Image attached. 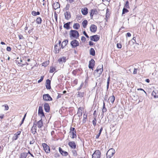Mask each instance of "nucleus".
<instances>
[{
	"mask_svg": "<svg viewBox=\"0 0 158 158\" xmlns=\"http://www.w3.org/2000/svg\"><path fill=\"white\" fill-rule=\"evenodd\" d=\"M72 132H74L76 133V131L75 130V128L71 127L70 129L69 133H71Z\"/></svg>",
	"mask_w": 158,
	"mask_h": 158,
	"instance_id": "nucleus-42",
	"label": "nucleus"
},
{
	"mask_svg": "<svg viewBox=\"0 0 158 158\" xmlns=\"http://www.w3.org/2000/svg\"><path fill=\"white\" fill-rule=\"evenodd\" d=\"M115 99V97L114 95H112L108 99L109 100H110V102L113 104L114 101Z\"/></svg>",
	"mask_w": 158,
	"mask_h": 158,
	"instance_id": "nucleus-28",
	"label": "nucleus"
},
{
	"mask_svg": "<svg viewBox=\"0 0 158 158\" xmlns=\"http://www.w3.org/2000/svg\"><path fill=\"white\" fill-rule=\"evenodd\" d=\"M81 40L83 42H85L86 40V38L84 36H82L81 37Z\"/></svg>",
	"mask_w": 158,
	"mask_h": 158,
	"instance_id": "nucleus-51",
	"label": "nucleus"
},
{
	"mask_svg": "<svg viewBox=\"0 0 158 158\" xmlns=\"http://www.w3.org/2000/svg\"><path fill=\"white\" fill-rule=\"evenodd\" d=\"M88 24V21L86 20H84L82 22V25L84 28H85Z\"/></svg>",
	"mask_w": 158,
	"mask_h": 158,
	"instance_id": "nucleus-30",
	"label": "nucleus"
},
{
	"mask_svg": "<svg viewBox=\"0 0 158 158\" xmlns=\"http://www.w3.org/2000/svg\"><path fill=\"white\" fill-rule=\"evenodd\" d=\"M18 62L19 64H22V66L25 65L26 64L27 65L28 64L26 61H25L23 59L21 58L20 59V62L18 61Z\"/></svg>",
	"mask_w": 158,
	"mask_h": 158,
	"instance_id": "nucleus-24",
	"label": "nucleus"
},
{
	"mask_svg": "<svg viewBox=\"0 0 158 158\" xmlns=\"http://www.w3.org/2000/svg\"><path fill=\"white\" fill-rule=\"evenodd\" d=\"M59 150L60 153L62 155V154L63 153L64 151L62 150V148L60 147L59 148Z\"/></svg>",
	"mask_w": 158,
	"mask_h": 158,
	"instance_id": "nucleus-55",
	"label": "nucleus"
},
{
	"mask_svg": "<svg viewBox=\"0 0 158 158\" xmlns=\"http://www.w3.org/2000/svg\"><path fill=\"white\" fill-rule=\"evenodd\" d=\"M101 152L99 150H96L93 154L92 158H100Z\"/></svg>",
	"mask_w": 158,
	"mask_h": 158,
	"instance_id": "nucleus-5",
	"label": "nucleus"
},
{
	"mask_svg": "<svg viewBox=\"0 0 158 158\" xmlns=\"http://www.w3.org/2000/svg\"><path fill=\"white\" fill-rule=\"evenodd\" d=\"M73 27L74 29L77 30L80 28V25L78 23H75L74 24Z\"/></svg>",
	"mask_w": 158,
	"mask_h": 158,
	"instance_id": "nucleus-27",
	"label": "nucleus"
},
{
	"mask_svg": "<svg viewBox=\"0 0 158 158\" xmlns=\"http://www.w3.org/2000/svg\"><path fill=\"white\" fill-rule=\"evenodd\" d=\"M110 80V77L109 76V77L107 78V82L106 88H107V90H108V88H109Z\"/></svg>",
	"mask_w": 158,
	"mask_h": 158,
	"instance_id": "nucleus-41",
	"label": "nucleus"
},
{
	"mask_svg": "<svg viewBox=\"0 0 158 158\" xmlns=\"http://www.w3.org/2000/svg\"><path fill=\"white\" fill-rule=\"evenodd\" d=\"M89 53L90 54L93 56L95 55V51L93 48H91L90 49Z\"/></svg>",
	"mask_w": 158,
	"mask_h": 158,
	"instance_id": "nucleus-29",
	"label": "nucleus"
},
{
	"mask_svg": "<svg viewBox=\"0 0 158 158\" xmlns=\"http://www.w3.org/2000/svg\"><path fill=\"white\" fill-rule=\"evenodd\" d=\"M21 132L18 131L15 134V136L13 137V139L15 140H16L18 138V136L20 134Z\"/></svg>",
	"mask_w": 158,
	"mask_h": 158,
	"instance_id": "nucleus-25",
	"label": "nucleus"
},
{
	"mask_svg": "<svg viewBox=\"0 0 158 158\" xmlns=\"http://www.w3.org/2000/svg\"><path fill=\"white\" fill-rule=\"evenodd\" d=\"M38 114L42 119L43 118H44L45 117L43 111V107L41 106H40L39 107Z\"/></svg>",
	"mask_w": 158,
	"mask_h": 158,
	"instance_id": "nucleus-4",
	"label": "nucleus"
},
{
	"mask_svg": "<svg viewBox=\"0 0 158 158\" xmlns=\"http://www.w3.org/2000/svg\"><path fill=\"white\" fill-rule=\"evenodd\" d=\"M42 20L40 17L37 18L36 20V22L37 23L40 24L41 23Z\"/></svg>",
	"mask_w": 158,
	"mask_h": 158,
	"instance_id": "nucleus-32",
	"label": "nucleus"
},
{
	"mask_svg": "<svg viewBox=\"0 0 158 158\" xmlns=\"http://www.w3.org/2000/svg\"><path fill=\"white\" fill-rule=\"evenodd\" d=\"M90 18L92 19H93V16L94 15H96L98 14L97 10L96 9H92L91 12H90Z\"/></svg>",
	"mask_w": 158,
	"mask_h": 158,
	"instance_id": "nucleus-12",
	"label": "nucleus"
},
{
	"mask_svg": "<svg viewBox=\"0 0 158 158\" xmlns=\"http://www.w3.org/2000/svg\"><path fill=\"white\" fill-rule=\"evenodd\" d=\"M44 108L45 111L47 112H48L50 111V106L48 103H45L44 105Z\"/></svg>",
	"mask_w": 158,
	"mask_h": 158,
	"instance_id": "nucleus-17",
	"label": "nucleus"
},
{
	"mask_svg": "<svg viewBox=\"0 0 158 158\" xmlns=\"http://www.w3.org/2000/svg\"><path fill=\"white\" fill-rule=\"evenodd\" d=\"M28 153H23L20 155V158H26Z\"/></svg>",
	"mask_w": 158,
	"mask_h": 158,
	"instance_id": "nucleus-35",
	"label": "nucleus"
},
{
	"mask_svg": "<svg viewBox=\"0 0 158 158\" xmlns=\"http://www.w3.org/2000/svg\"><path fill=\"white\" fill-rule=\"evenodd\" d=\"M84 85V83L82 82L81 84L80 85V86L79 87H78L77 89V90L78 91L80 90L82 88Z\"/></svg>",
	"mask_w": 158,
	"mask_h": 158,
	"instance_id": "nucleus-48",
	"label": "nucleus"
},
{
	"mask_svg": "<svg viewBox=\"0 0 158 158\" xmlns=\"http://www.w3.org/2000/svg\"><path fill=\"white\" fill-rule=\"evenodd\" d=\"M70 5L69 4H67L66 5V7L64 9L66 10H68L70 7Z\"/></svg>",
	"mask_w": 158,
	"mask_h": 158,
	"instance_id": "nucleus-49",
	"label": "nucleus"
},
{
	"mask_svg": "<svg viewBox=\"0 0 158 158\" xmlns=\"http://www.w3.org/2000/svg\"><path fill=\"white\" fill-rule=\"evenodd\" d=\"M115 152V150L113 148H110L107 152L106 156L107 158H112Z\"/></svg>",
	"mask_w": 158,
	"mask_h": 158,
	"instance_id": "nucleus-2",
	"label": "nucleus"
},
{
	"mask_svg": "<svg viewBox=\"0 0 158 158\" xmlns=\"http://www.w3.org/2000/svg\"><path fill=\"white\" fill-rule=\"evenodd\" d=\"M6 50L7 51H8V52H10L11 51V48L10 47H7L6 48Z\"/></svg>",
	"mask_w": 158,
	"mask_h": 158,
	"instance_id": "nucleus-62",
	"label": "nucleus"
},
{
	"mask_svg": "<svg viewBox=\"0 0 158 158\" xmlns=\"http://www.w3.org/2000/svg\"><path fill=\"white\" fill-rule=\"evenodd\" d=\"M103 71V65H98L96 69L94 71V75H95L96 72H98V76H100L102 74Z\"/></svg>",
	"mask_w": 158,
	"mask_h": 158,
	"instance_id": "nucleus-3",
	"label": "nucleus"
},
{
	"mask_svg": "<svg viewBox=\"0 0 158 158\" xmlns=\"http://www.w3.org/2000/svg\"><path fill=\"white\" fill-rule=\"evenodd\" d=\"M96 116H95L94 118V119L92 121V123L94 126L96 125Z\"/></svg>",
	"mask_w": 158,
	"mask_h": 158,
	"instance_id": "nucleus-40",
	"label": "nucleus"
},
{
	"mask_svg": "<svg viewBox=\"0 0 158 158\" xmlns=\"http://www.w3.org/2000/svg\"><path fill=\"white\" fill-rule=\"evenodd\" d=\"M90 29L91 32L94 33L97 31V26L94 24H92L90 27Z\"/></svg>",
	"mask_w": 158,
	"mask_h": 158,
	"instance_id": "nucleus-15",
	"label": "nucleus"
},
{
	"mask_svg": "<svg viewBox=\"0 0 158 158\" xmlns=\"http://www.w3.org/2000/svg\"><path fill=\"white\" fill-rule=\"evenodd\" d=\"M152 95L155 98H158V90H153L152 92Z\"/></svg>",
	"mask_w": 158,
	"mask_h": 158,
	"instance_id": "nucleus-21",
	"label": "nucleus"
},
{
	"mask_svg": "<svg viewBox=\"0 0 158 158\" xmlns=\"http://www.w3.org/2000/svg\"><path fill=\"white\" fill-rule=\"evenodd\" d=\"M43 122L42 119L41 118L39 121L36 122V123H35V126H37L39 128H40L43 127Z\"/></svg>",
	"mask_w": 158,
	"mask_h": 158,
	"instance_id": "nucleus-10",
	"label": "nucleus"
},
{
	"mask_svg": "<svg viewBox=\"0 0 158 158\" xmlns=\"http://www.w3.org/2000/svg\"><path fill=\"white\" fill-rule=\"evenodd\" d=\"M70 37H72L77 39L79 36V34L78 31L75 30H71L69 32Z\"/></svg>",
	"mask_w": 158,
	"mask_h": 158,
	"instance_id": "nucleus-1",
	"label": "nucleus"
},
{
	"mask_svg": "<svg viewBox=\"0 0 158 158\" xmlns=\"http://www.w3.org/2000/svg\"><path fill=\"white\" fill-rule=\"evenodd\" d=\"M72 152L73 153V155L74 156H76L77 155V152L75 150H73L72 151Z\"/></svg>",
	"mask_w": 158,
	"mask_h": 158,
	"instance_id": "nucleus-59",
	"label": "nucleus"
},
{
	"mask_svg": "<svg viewBox=\"0 0 158 158\" xmlns=\"http://www.w3.org/2000/svg\"><path fill=\"white\" fill-rule=\"evenodd\" d=\"M84 92H78L77 96V97H84Z\"/></svg>",
	"mask_w": 158,
	"mask_h": 158,
	"instance_id": "nucleus-33",
	"label": "nucleus"
},
{
	"mask_svg": "<svg viewBox=\"0 0 158 158\" xmlns=\"http://www.w3.org/2000/svg\"><path fill=\"white\" fill-rule=\"evenodd\" d=\"M54 17L56 20V21H57V15L56 13V12H55L54 13Z\"/></svg>",
	"mask_w": 158,
	"mask_h": 158,
	"instance_id": "nucleus-60",
	"label": "nucleus"
},
{
	"mask_svg": "<svg viewBox=\"0 0 158 158\" xmlns=\"http://www.w3.org/2000/svg\"><path fill=\"white\" fill-rule=\"evenodd\" d=\"M31 14L33 16H36L37 15H40V13L39 11H37L36 12L35 11H33L32 12Z\"/></svg>",
	"mask_w": 158,
	"mask_h": 158,
	"instance_id": "nucleus-36",
	"label": "nucleus"
},
{
	"mask_svg": "<svg viewBox=\"0 0 158 158\" xmlns=\"http://www.w3.org/2000/svg\"><path fill=\"white\" fill-rule=\"evenodd\" d=\"M69 145L71 148L75 149L76 147V145L74 141L69 142L68 143Z\"/></svg>",
	"mask_w": 158,
	"mask_h": 158,
	"instance_id": "nucleus-14",
	"label": "nucleus"
},
{
	"mask_svg": "<svg viewBox=\"0 0 158 158\" xmlns=\"http://www.w3.org/2000/svg\"><path fill=\"white\" fill-rule=\"evenodd\" d=\"M102 112L103 113H103H104V112H105L106 111V108L105 107V103L104 102V101L103 100V108L102 109Z\"/></svg>",
	"mask_w": 158,
	"mask_h": 158,
	"instance_id": "nucleus-34",
	"label": "nucleus"
},
{
	"mask_svg": "<svg viewBox=\"0 0 158 158\" xmlns=\"http://www.w3.org/2000/svg\"><path fill=\"white\" fill-rule=\"evenodd\" d=\"M68 43V40H66L64 41L62 43L61 47L63 48L64 46H65Z\"/></svg>",
	"mask_w": 158,
	"mask_h": 158,
	"instance_id": "nucleus-23",
	"label": "nucleus"
},
{
	"mask_svg": "<svg viewBox=\"0 0 158 158\" xmlns=\"http://www.w3.org/2000/svg\"><path fill=\"white\" fill-rule=\"evenodd\" d=\"M35 140L33 139V138H32V140L30 141V144H33L35 143Z\"/></svg>",
	"mask_w": 158,
	"mask_h": 158,
	"instance_id": "nucleus-58",
	"label": "nucleus"
},
{
	"mask_svg": "<svg viewBox=\"0 0 158 158\" xmlns=\"http://www.w3.org/2000/svg\"><path fill=\"white\" fill-rule=\"evenodd\" d=\"M124 8H129L130 6L129 5V3L128 1H126V3L124 6Z\"/></svg>",
	"mask_w": 158,
	"mask_h": 158,
	"instance_id": "nucleus-38",
	"label": "nucleus"
},
{
	"mask_svg": "<svg viewBox=\"0 0 158 158\" xmlns=\"http://www.w3.org/2000/svg\"><path fill=\"white\" fill-rule=\"evenodd\" d=\"M95 64V62L94 60L93 59H91L89 62V68L90 69H92L94 67Z\"/></svg>",
	"mask_w": 158,
	"mask_h": 158,
	"instance_id": "nucleus-11",
	"label": "nucleus"
},
{
	"mask_svg": "<svg viewBox=\"0 0 158 158\" xmlns=\"http://www.w3.org/2000/svg\"><path fill=\"white\" fill-rule=\"evenodd\" d=\"M56 68L51 67L50 68V72L51 73H53L54 71L56 70Z\"/></svg>",
	"mask_w": 158,
	"mask_h": 158,
	"instance_id": "nucleus-43",
	"label": "nucleus"
},
{
	"mask_svg": "<svg viewBox=\"0 0 158 158\" xmlns=\"http://www.w3.org/2000/svg\"><path fill=\"white\" fill-rule=\"evenodd\" d=\"M83 34L87 38H89V36L87 35L85 31H83Z\"/></svg>",
	"mask_w": 158,
	"mask_h": 158,
	"instance_id": "nucleus-57",
	"label": "nucleus"
},
{
	"mask_svg": "<svg viewBox=\"0 0 158 158\" xmlns=\"http://www.w3.org/2000/svg\"><path fill=\"white\" fill-rule=\"evenodd\" d=\"M2 106L5 107V109H4V110H7L9 109V106L7 104L3 105Z\"/></svg>",
	"mask_w": 158,
	"mask_h": 158,
	"instance_id": "nucleus-45",
	"label": "nucleus"
},
{
	"mask_svg": "<svg viewBox=\"0 0 158 158\" xmlns=\"http://www.w3.org/2000/svg\"><path fill=\"white\" fill-rule=\"evenodd\" d=\"M53 7L55 10H56L60 7V4L57 2H55L52 5Z\"/></svg>",
	"mask_w": 158,
	"mask_h": 158,
	"instance_id": "nucleus-22",
	"label": "nucleus"
},
{
	"mask_svg": "<svg viewBox=\"0 0 158 158\" xmlns=\"http://www.w3.org/2000/svg\"><path fill=\"white\" fill-rule=\"evenodd\" d=\"M46 87L48 89H49L51 88V81L48 79H47L46 81Z\"/></svg>",
	"mask_w": 158,
	"mask_h": 158,
	"instance_id": "nucleus-16",
	"label": "nucleus"
},
{
	"mask_svg": "<svg viewBox=\"0 0 158 158\" xmlns=\"http://www.w3.org/2000/svg\"><path fill=\"white\" fill-rule=\"evenodd\" d=\"M58 46L57 44L55 45L54 47L56 53H58L59 52V49L57 48Z\"/></svg>",
	"mask_w": 158,
	"mask_h": 158,
	"instance_id": "nucleus-39",
	"label": "nucleus"
},
{
	"mask_svg": "<svg viewBox=\"0 0 158 158\" xmlns=\"http://www.w3.org/2000/svg\"><path fill=\"white\" fill-rule=\"evenodd\" d=\"M138 70V69H136L135 68H134V70L133 71V74H135L137 73V71Z\"/></svg>",
	"mask_w": 158,
	"mask_h": 158,
	"instance_id": "nucleus-61",
	"label": "nucleus"
},
{
	"mask_svg": "<svg viewBox=\"0 0 158 158\" xmlns=\"http://www.w3.org/2000/svg\"><path fill=\"white\" fill-rule=\"evenodd\" d=\"M59 156V154L56 151V152H55L54 155V156L55 157H57Z\"/></svg>",
	"mask_w": 158,
	"mask_h": 158,
	"instance_id": "nucleus-53",
	"label": "nucleus"
},
{
	"mask_svg": "<svg viewBox=\"0 0 158 158\" xmlns=\"http://www.w3.org/2000/svg\"><path fill=\"white\" fill-rule=\"evenodd\" d=\"M89 45L90 46H93L94 45V43L90 41L89 42Z\"/></svg>",
	"mask_w": 158,
	"mask_h": 158,
	"instance_id": "nucleus-63",
	"label": "nucleus"
},
{
	"mask_svg": "<svg viewBox=\"0 0 158 158\" xmlns=\"http://www.w3.org/2000/svg\"><path fill=\"white\" fill-rule=\"evenodd\" d=\"M91 40L94 42H97L100 39L99 36L98 35H94L90 37Z\"/></svg>",
	"mask_w": 158,
	"mask_h": 158,
	"instance_id": "nucleus-8",
	"label": "nucleus"
},
{
	"mask_svg": "<svg viewBox=\"0 0 158 158\" xmlns=\"http://www.w3.org/2000/svg\"><path fill=\"white\" fill-rule=\"evenodd\" d=\"M42 145L45 152L47 153H49L50 151L49 146L45 143H43Z\"/></svg>",
	"mask_w": 158,
	"mask_h": 158,
	"instance_id": "nucleus-7",
	"label": "nucleus"
},
{
	"mask_svg": "<svg viewBox=\"0 0 158 158\" xmlns=\"http://www.w3.org/2000/svg\"><path fill=\"white\" fill-rule=\"evenodd\" d=\"M35 154L38 157H40L41 156L40 152V148H39L36 150Z\"/></svg>",
	"mask_w": 158,
	"mask_h": 158,
	"instance_id": "nucleus-31",
	"label": "nucleus"
},
{
	"mask_svg": "<svg viewBox=\"0 0 158 158\" xmlns=\"http://www.w3.org/2000/svg\"><path fill=\"white\" fill-rule=\"evenodd\" d=\"M65 18L66 20H69L71 17V13L70 12L67 11L64 13Z\"/></svg>",
	"mask_w": 158,
	"mask_h": 158,
	"instance_id": "nucleus-13",
	"label": "nucleus"
},
{
	"mask_svg": "<svg viewBox=\"0 0 158 158\" xmlns=\"http://www.w3.org/2000/svg\"><path fill=\"white\" fill-rule=\"evenodd\" d=\"M70 44L72 46V48H74L78 46L79 45V44L78 42L76 40H73L70 43Z\"/></svg>",
	"mask_w": 158,
	"mask_h": 158,
	"instance_id": "nucleus-6",
	"label": "nucleus"
},
{
	"mask_svg": "<svg viewBox=\"0 0 158 158\" xmlns=\"http://www.w3.org/2000/svg\"><path fill=\"white\" fill-rule=\"evenodd\" d=\"M77 114H79L81 116L82 115V110H81V107L79 108L78 109Z\"/></svg>",
	"mask_w": 158,
	"mask_h": 158,
	"instance_id": "nucleus-44",
	"label": "nucleus"
},
{
	"mask_svg": "<svg viewBox=\"0 0 158 158\" xmlns=\"http://www.w3.org/2000/svg\"><path fill=\"white\" fill-rule=\"evenodd\" d=\"M19 39H22L24 38L22 35H19Z\"/></svg>",
	"mask_w": 158,
	"mask_h": 158,
	"instance_id": "nucleus-64",
	"label": "nucleus"
},
{
	"mask_svg": "<svg viewBox=\"0 0 158 158\" xmlns=\"http://www.w3.org/2000/svg\"><path fill=\"white\" fill-rule=\"evenodd\" d=\"M43 99L44 101H52V98L48 94H44L43 95Z\"/></svg>",
	"mask_w": 158,
	"mask_h": 158,
	"instance_id": "nucleus-9",
	"label": "nucleus"
},
{
	"mask_svg": "<svg viewBox=\"0 0 158 158\" xmlns=\"http://www.w3.org/2000/svg\"><path fill=\"white\" fill-rule=\"evenodd\" d=\"M44 77V76H42L41 77L40 79L38 81V83H40V82H41L43 81Z\"/></svg>",
	"mask_w": 158,
	"mask_h": 158,
	"instance_id": "nucleus-50",
	"label": "nucleus"
},
{
	"mask_svg": "<svg viewBox=\"0 0 158 158\" xmlns=\"http://www.w3.org/2000/svg\"><path fill=\"white\" fill-rule=\"evenodd\" d=\"M70 22H69L64 24V27L66 28L67 30L69 29L70 27Z\"/></svg>",
	"mask_w": 158,
	"mask_h": 158,
	"instance_id": "nucleus-26",
	"label": "nucleus"
},
{
	"mask_svg": "<svg viewBox=\"0 0 158 158\" xmlns=\"http://www.w3.org/2000/svg\"><path fill=\"white\" fill-rule=\"evenodd\" d=\"M35 123H34L33 125L32 126L31 131V133L35 135L36 133V128L37 127L36 126H35Z\"/></svg>",
	"mask_w": 158,
	"mask_h": 158,
	"instance_id": "nucleus-20",
	"label": "nucleus"
},
{
	"mask_svg": "<svg viewBox=\"0 0 158 158\" xmlns=\"http://www.w3.org/2000/svg\"><path fill=\"white\" fill-rule=\"evenodd\" d=\"M71 133L72 135V136L71 137L72 139H74V138L77 137V135L76 134V133H75L74 132H72Z\"/></svg>",
	"mask_w": 158,
	"mask_h": 158,
	"instance_id": "nucleus-46",
	"label": "nucleus"
},
{
	"mask_svg": "<svg viewBox=\"0 0 158 158\" xmlns=\"http://www.w3.org/2000/svg\"><path fill=\"white\" fill-rule=\"evenodd\" d=\"M117 47L118 48H122V45L119 43H117Z\"/></svg>",
	"mask_w": 158,
	"mask_h": 158,
	"instance_id": "nucleus-56",
	"label": "nucleus"
},
{
	"mask_svg": "<svg viewBox=\"0 0 158 158\" xmlns=\"http://www.w3.org/2000/svg\"><path fill=\"white\" fill-rule=\"evenodd\" d=\"M129 12V10L127 9L126 8H123V10L122 15H123Z\"/></svg>",
	"mask_w": 158,
	"mask_h": 158,
	"instance_id": "nucleus-37",
	"label": "nucleus"
},
{
	"mask_svg": "<svg viewBox=\"0 0 158 158\" xmlns=\"http://www.w3.org/2000/svg\"><path fill=\"white\" fill-rule=\"evenodd\" d=\"M68 154V153L66 151H64L63 153L62 154V155L63 156H66Z\"/></svg>",
	"mask_w": 158,
	"mask_h": 158,
	"instance_id": "nucleus-52",
	"label": "nucleus"
},
{
	"mask_svg": "<svg viewBox=\"0 0 158 158\" xmlns=\"http://www.w3.org/2000/svg\"><path fill=\"white\" fill-rule=\"evenodd\" d=\"M48 64V62L46 61V62H44L42 64V66L44 67H46Z\"/></svg>",
	"mask_w": 158,
	"mask_h": 158,
	"instance_id": "nucleus-47",
	"label": "nucleus"
},
{
	"mask_svg": "<svg viewBox=\"0 0 158 158\" xmlns=\"http://www.w3.org/2000/svg\"><path fill=\"white\" fill-rule=\"evenodd\" d=\"M81 11L83 15H86L88 13V9L87 7H84L81 9Z\"/></svg>",
	"mask_w": 158,
	"mask_h": 158,
	"instance_id": "nucleus-19",
	"label": "nucleus"
},
{
	"mask_svg": "<svg viewBox=\"0 0 158 158\" xmlns=\"http://www.w3.org/2000/svg\"><path fill=\"white\" fill-rule=\"evenodd\" d=\"M59 150L60 153L62 155V154L63 153L64 151L62 150V148L60 147L59 148Z\"/></svg>",
	"mask_w": 158,
	"mask_h": 158,
	"instance_id": "nucleus-54",
	"label": "nucleus"
},
{
	"mask_svg": "<svg viewBox=\"0 0 158 158\" xmlns=\"http://www.w3.org/2000/svg\"><path fill=\"white\" fill-rule=\"evenodd\" d=\"M58 62L60 64H63L65 63L66 61V57L65 56H63L61 58H60L58 60Z\"/></svg>",
	"mask_w": 158,
	"mask_h": 158,
	"instance_id": "nucleus-18",
	"label": "nucleus"
}]
</instances>
